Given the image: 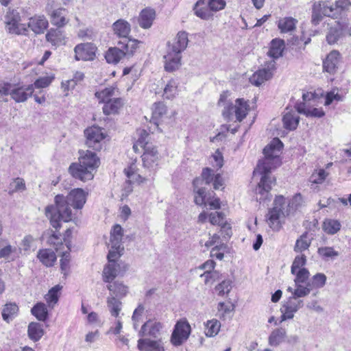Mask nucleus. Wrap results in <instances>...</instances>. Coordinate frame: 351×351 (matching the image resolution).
I'll return each mask as SVG.
<instances>
[{"label":"nucleus","mask_w":351,"mask_h":351,"mask_svg":"<svg viewBox=\"0 0 351 351\" xmlns=\"http://www.w3.org/2000/svg\"><path fill=\"white\" fill-rule=\"evenodd\" d=\"M206 337H212L216 336L220 330L221 323L216 319L208 320L205 324Z\"/></svg>","instance_id":"obj_46"},{"label":"nucleus","mask_w":351,"mask_h":351,"mask_svg":"<svg viewBox=\"0 0 351 351\" xmlns=\"http://www.w3.org/2000/svg\"><path fill=\"white\" fill-rule=\"evenodd\" d=\"M55 1L49 0L46 5V12L50 16L51 23L58 27H62L66 25L69 20L65 16L66 10L62 8L54 9Z\"/></svg>","instance_id":"obj_10"},{"label":"nucleus","mask_w":351,"mask_h":351,"mask_svg":"<svg viewBox=\"0 0 351 351\" xmlns=\"http://www.w3.org/2000/svg\"><path fill=\"white\" fill-rule=\"evenodd\" d=\"M123 229L119 224L114 226L110 233L111 247L115 250L124 249L122 244Z\"/></svg>","instance_id":"obj_25"},{"label":"nucleus","mask_w":351,"mask_h":351,"mask_svg":"<svg viewBox=\"0 0 351 351\" xmlns=\"http://www.w3.org/2000/svg\"><path fill=\"white\" fill-rule=\"evenodd\" d=\"M299 116L292 111L285 112L282 117L284 128L289 130H295L299 124Z\"/></svg>","instance_id":"obj_30"},{"label":"nucleus","mask_w":351,"mask_h":351,"mask_svg":"<svg viewBox=\"0 0 351 351\" xmlns=\"http://www.w3.org/2000/svg\"><path fill=\"white\" fill-rule=\"evenodd\" d=\"M191 332V328L186 319H180L176 324L171 336V343L174 346H180L186 342Z\"/></svg>","instance_id":"obj_7"},{"label":"nucleus","mask_w":351,"mask_h":351,"mask_svg":"<svg viewBox=\"0 0 351 351\" xmlns=\"http://www.w3.org/2000/svg\"><path fill=\"white\" fill-rule=\"evenodd\" d=\"M86 193L80 188L73 189L65 197L58 195L55 197V206H48L45 209L46 216L50 219L51 225L56 230L60 227L61 221L68 222L72 220V206L81 209L86 202Z\"/></svg>","instance_id":"obj_1"},{"label":"nucleus","mask_w":351,"mask_h":351,"mask_svg":"<svg viewBox=\"0 0 351 351\" xmlns=\"http://www.w3.org/2000/svg\"><path fill=\"white\" fill-rule=\"evenodd\" d=\"M296 288L293 292L292 297H295L298 299L308 295L312 290L310 282H308L306 286H303L302 284L295 285Z\"/></svg>","instance_id":"obj_53"},{"label":"nucleus","mask_w":351,"mask_h":351,"mask_svg":"<svg viewBox=\"0 0 351 351\" xmlns=\"http://www.w3.org/2000/svg\"><path fill=\"white\" fill-rule=\"evenodd\" d=\"M162 328V324L160 322L154 319H149L142 325L138 331V336L141 338L157 339L160 335Z\"/></svg>","instance_id":"obj_16"},{"label":"nucleus","mask_w":351,"mask_h":351,"mask_svg":"<svg viewBox=\"0 0 351 351\" xmlns=\"http://www.w3.org/2000/svg\"><path fill=\"white\" fill-rule=\"evenodd\" d=\"M232 282L230 280H223L215 287V290L219 295L223 296L228 294L231 288Z\"/></svg>","instance_id":"obj_62"},{"label":"nucleus","mask_w":351,"mask_h":351,"mask_svg":"<svg viewBox=\"0 0 351 351\" xmlns=\"http://www.w3.org/2000/svg\"><path fill=\"white\" fill-rule=\"evenodd\" d=\"M188 34L186 32H179L172 43H167V49L171 51L182 53L188 45Z\"/></svg>","instance_id":"obj_18"},{"label":"nucleus","mask_w":351,"mask_h":351,"mask_svg":"<svg viewBox=\"0 0 351 351\" xmlns=\"http://www.w3.org/2000/svg\"><path fill=\"white\" fill-rule=\"evenodd\" d=\"M306 261V256L304 254L297 256L291 265V271L292 274H296V270L302 269L301 267L305 265Z\"/></svg>","instance_id":"obj_63"},{"label":"nucleus","mask_w":351,"mask_h":351,"mask_svg":"<svg viewBox=\"0 0 351 351\" xmlns=\"http://www.w3.org/2000/svg\"><path fill=\"white\" fill-rule=\"evenodd\" d=\"M286 200L282 195L277 196L274 202V207L269 210L267 223L269 227L276 231L281 228L280 220L289 215V211L285 209Z\"/></svg>","instance_id":"obj_4"},{"label":"nucleus","mask_w":351,"mask_h":351,"mask_svg":"<svg viewBox=\"0 0 351 351\" xmlns=\"http://www.w3.org/2000/svg\"><path fill=\"white\" fill-rule=\"evenodd\" d=\"M139 42L135 39L125 38L118 42V45L123 51L125 56H132L138 47Z\"/></svg>","instance_id":"obj_27"},{"label":"nucleus","mask_w":351,"mask_h":351,"mask_svg":"<svg viewBox=\"0 0 351 351\" xmlns=\"http://www.w3.org/2000/svg\"><path fill=\"white\" fill-rule=\"evenodd\" d=\"M328 173L326 171L322 169H319L317 173H314L311 176L310 180L312 183L315 184H321L322 183L325 179L326 178Z\"/></svg>","instance_id":"obj_64"},{"label":"nucleus","mask_w":351,"mask_h":351,"mask_svg":"<svg viewBox=\"0 0 351 351\" xmlns=\"http://www.w3.org/2000/svg\"><path fill=\"white\" fill-rule=\"evenodd\" d=\"M324 16L337 18V8L328 1H318L312 5L311 23L317 25Z\"/></svg>","instance_id":"obj_5"},{"label":"nucleus","mask_w":351,"mask_h":351,"mask_svg":"<svg viewBox=\"0 0 351 351\" xmlns=\"http://www.w3.org/2000/svg\"><path fill=\"white\" fill-rule=\"evenodd\" d=\"M226 249V245L223 243L215 245L210 251V256L215 258L218 260H222L224 256V251Z\"/></svg>","instance_id":"obj_59"},{"label":"nucleus","mask_w":351,"mask_h":351,"mask_svg":"<svg viewBox=\"0 0 351 351\" xmlns=\"http://www.w3.org/2000/svg\"><path fill=\"white\" fill-rule=\"evenodd\" d=\"M79 163H72L69 171L72 176L83 182L90 180L94 176L93 171L99 165V159L89 150L80 152Z\"/></svg>","instance_id":"obj_3"},{"label":"nucleus","mask_w":351,"mask_h":351,"mask_svg":"<svg viewBox=\"0 0 351 351\" xmlns=\"http://www.w3.org/2000/svg\"><path fill=\"white\" fill-rule=\"evenodd\" d=\"M181 58L180 53L167 49V53L164 56L165 71L173 72L178 69L181 65Z\"/></svg>","instance_id":"obj_19"},{"label":"nucleus","mask_w":351,"mask_h":351,"mask_svg":"<svg viewBox=\"0 0 351 351\" xmlns=\"http://www.w3.org/2000/svg\"><path fill=\"white\" fill-rule=\"evenodd\" d=\"M107 307L112 316L117 318L122 309V303L119 298L114 295H110L107 298Z\"/></svg>","instance_id":"obj_33"},{"label":"nucleus","mask_w":351,"mask_h":351,"mask_svg":"<svg viewBox=\"0 0 351 351\" xmlns=\"http://www.w3.org/2000/svg\"><path fill=\"white\" fill-rule=\"evenodd\" d=\"M121 265L116 261H110L103 271V280L106 282H112L121 272Z\"/></svg>","instance_id":"obj_23"},{"label":"nucleus","mask_w":351,"mask_h":351,"mask_svg":"<svg viewBox=\"0 0 351 351\" xmlns=\"http://www.w3.org/2000/svg\"><path fill=\"white\" fill-rule=\"evenodd\" d=\"M62 287L58 285L52 287L45 295V300L48 303L49 306L53 308L54 305L58 302L59 295L58 293L62 289Z\"/></svg>","instance_id":"obj_50"},{"label":"nucleus","mask_w":351,"mask_h":351,"mask_svg":"<svg viewBox=\"0 0 351 351\" xmlns=\"http://www.w3.org/2000/svg\"><path fill=\"white\" fill-rule=\"evenodd\" d=\"M275 69L276 62L274 60H271L265 65L264 68L255 72L250 77V82L256 86L261 85L263 82L271 78Z\"/></svg>","instance_id":"obj_11"},{"label":"nucleus","mask_w":351,"mask_h":351,"mask_svg":"<svg viewBox=\"0 0 351 351\" xmlns=\"http://www.w3.org/2000/svg\"><path fill=\"white\" fill-rule=\"evenodd\" d=\"M38 259L47 267L53 265L56 261V255L53 251L49 249L40 250L37 255Z\"/></svg>","instance_id":"obj_31"},{"label":"nucleus","mask_w":351,"mask_h":351,"mask_svg":"<svg viewBox=\"0 0 351 351\" xmlns=\"http://www.w3.org/2000/svg\"><path fill=\"white\" fill-rule=\"evenodd\" d=\"M70 253L69 252H63L60 259V269L64 277L66 278L70 271Z\"/></svg>","instance_id":"obj_57"},{"label":"nucleus","mask_w":351,"mask_h":351,"mask_svg":"<svg viewBox=\"0 0 351 351\" xmlns=\"http://www.w3.org/2000/svg\"><path fill=\"white\" fill-rule=\"evenodd\" d=\"M9 194H13L18 191H23L25 190V184L23 179L17 178L14 179L9 185Z\"/></svg>","instance_id":"obj_55"},{"label":"nucleus","mask_w":351,"mask_h":351,"mask_svg":"<svg viewBox=\"0 0 351 351\" xmlns=\"http://www.w3.org/2000/svg\"><path fill=\"white\" fill-rule=\"evenodd\" d=\"M137 348L139 351H165L162 341L160 339L140 338L137 341Z\"/></svg>","instance_id":"obj_17"},{"label":"nucleus","mask_w":351,"mask_h":351,"mask_svg":"<svg viewBox=\"0 0 351 351\" xmlns=\"http://www.w3.org/2000/svg\"><path fill=\"white\" fill-rule=\"evenodd\" d=\"M204 5V0H198L194 6V12L197 16L204 20H208L212 16L210 8Z\"/></svg>","instance_id":"obj_40"},{"label":"nucleus","mask_w":351,"mask_h":351,"mask_svg":"<svg viewBox=\"0 0 351 351\" xmlns=\"http://www.w3.org/2000/svg\"><path fill=\"white\" fill-rule=\"evenodd\" d=\"M86 145L95 151H100L102 148V144L106 134L103 132V129L93 126L88 128L84 130Z\"/></svg>","instance_id":"obj_9"},{"label":"nucleus","mask_w":351,"mask_h":351,"mask_svg":"<svg viewBox=\"0 0 351 351\" xmlns=\"http://www.w3.org/2000/svg\"><path fill=\"white\" fill-rule=\"evenodd\" d=\"M137 168L135 162H132L128 168L124 169L128 182L130 183H141L143 182V179L141 175L136 172Z\"/></svg>","instance_id":"obj_42"},{"label":"nucleus","mask_w":351,"mask_h":351,"mask_svg":"<svg viewBox=\"0 0 351 351\" xmlns=\"http://www.w3.org/2000/svg\"><path fill=\"white\" fill-rule=\"evenodd\" d=\"M19 307L15 303L6 304L2 310L3 319L7 323H10L17 314Z\"/></svg>","instance_id":"obj_38"},{"label":"nucleus","mask_w":351,"mask_h":351,"mask_svg":"<svg viewBox=\"0 0 351 351\" xmlns=\"http://www.w3.org/2000/svg\"><path fill=\"white\" fill-rule=\"evenodd\" d=\"M84 77V75L82 72L77 71L72 79L62 82V86L64 90L74 88L78 82L83 80Z\"/></svg>","instance_id":"obj_52"},{"label":"nucleus","mask_w":351,"mask_h":351,"mask_svg":"<svg viewBox=\"0 0 351 351\" xmlns=\"http://www.w3.org/2000/svg\"><path fill=\"white\" fill-rule=\"evenodd\" d=\"M10 245L5 244V241L0 240V258L8 259L12 252L15 251Z\"/></svg>","instance_id":"obj_58"},{"label":"nucleus","mask_w":351,"mask_h":351,"mask_svg":"<svg viewBox=\"0 0 351 351\" xmlns=\"http://www.w3.org/2000/svg\"><path fill=\"white\" fill-rule=\"evenodd\" d=\"M285 47V41L282 39L275 38L271 41L270 48L267 54L274 59H277L282 56Z\"/></svg>","instance_id":"obj_28"},{"label":"nucleus","mask_w":351,"mask_h":351,"mask_svg":"<svg viewBox=\"0 0 351 351\" xmlns=\"http://www.w3.org/2000/svg\"><path fill=\"white\" fill-rule=\"evenodd\" d=\"M125 56L123 51L119 47L110 48L105 55V58L108 63L117 64Z\"/></svg>","instance_id":"obj_35"},{"label":"nucleus","mask_w":351,"mask_h":351,"mask_svg":"<svg viewBox=\"0 0 351 351\" xmlns=\"http://www.w3.org/2000/svg\"><path fill=\"white\" fill-rule=\"evenodd\" d=\"M107 288L111 293L110 295H114L115 298L119 299L125 296L128 293V287L119 281L109 284Z\"/></svg>","instance_id":"obj_34"},{"label":"nucleus","mask_w":351,"mask_h":351,"mask_svg":"<svg viewBox=\"0 0 351 351\" xmlns=\"http://www.w3.org/2000/svg\"><path fill=\"white\" fill-rule=\"evenodd\" d=\"M45 37L46 40L53 45H60L64 38L63 34L60 30L53 28L49 30Z\"/></svg>","instance_id":"obj_49"},{"label":"nucleus","mask_w":351,"mask_h":351,"mask_svg":"<svg viewBox=\"0 0 351 351\" xmlns=\"http://www.w3.org/2000/svg\"><path fill=\"white\" fill-rule=\"evenodd\" d=\"M31 313L40 322H45L48 318V310L45 304L38 302L31 309Z\"/></svg>","instance_id":"obj_37"},{"label":"nucleus","mask_w":351,"mask_h":351,"mask_svg":"<svg viewBox=\"0 0 351 351\" xmlns=\"http://www.w3.org/2000/svg\"><path fill=\"white\" fill-rule=\"evenodd\" d=\"M201 182L202 180L199 178H195L193 182V191L195 193L194 201L197 205L205 204L206 190L204 188L199 186V184Z\"/></svg>","instance_id":"obj_36"},{"label":"nucleus","mask_w":351,"mask_h":351,"mask_svg":"<svg viewBox=\"0 0 351 351\" xmlns=\"http://www.w3.org/2000/svg\"><path fill=\"white\" fill-rule=\"evenodd\" d=\"M167 113V106L162 102L155 103L152 108V121L157 126L158 125V120L161 119Z\"/></svg>","instance_id":"obj_41"},{"label":"nucleus","mask_w":351,"mask_h":351,"mask_svg":"<svg viewBox=\"0 0 351 351\" xmlns=\"http://www.w3.org/2000/svg\"><path fill=\"white\" fill-rule=\"evenodd\" d=\"M304 203L303 197L301 194L298 193L293 197L289 202L288 204H285V209L289 211V215L300 208Z\"/></svg>","instance_id":"obj_51"},{"label":"nucleus","mask_w":351,"mask_h":351,"mask_svg":"<svg viewBox=\"0 0 351 351\" xmlns=\"http://www.w3.org/2000/svg\"><path fill=\"white\" fill-rule=\"evenodd\" d=\"M123 101L121 98L114 97L106 102L103 107V112L105 114L109 115L118 113L123 107Z\"/></svg>","instance_id":"obj_29"},{"label":"nucleus","mask_w":351,"mask_h":351,"mask_svg":"<svg viewBox=\"0 0 351 351\" xmlns=\"http://www.w3.org/2000/svg\"><path fill=\"white\" fill-rule=\"evenodd\" d=\"M282 143L279 138H274L271 143L263 149L265 158L259 160L254 170V176H261L257 191L268 197V193L275 184L276 179L270 175L271 170L281 164L279 155L282 147Z\"/></svg>","instance_id":"obj_2"},{"label":"nucleus","mask_w":351,"mask_h":351,"mask_svg":"<svg viewBox=\"0 0 351 351\" xmlns=\"http://www.w3.org/2000/svg\"><path fill=\"white\" fill-rule=\"evenodd\" d=\"M215 174L213 172V170L210 168L206 167L203 169L202 173V178H199L202 182L199 184V185H202V183L204 182L206 184H210L211 182H213Z\"/></svg>","instance_id":"obj_61"},{"label":"nucleus","mask_w":351,"mask_h":351,"mask_svg":"<svg viewBox=\"0 0 351 351\" xmlns=\"http://www.w3.org/2000/svg\"><path fill=\"white\" fill-rule=\"evenodd\" d=\"M115 88L112 86L107 87L101 90L97 91L95 94L99 103L105 104L110 99H113L112 97L115 95Z\"/></svg>","instance_id":"obj_47"},{"label":"nucleus","mask_w":351,"mask_h":351,"mask_svg":"<svg viewBox=\"0 0 351 351\" xmlns=\"http://www.w3.org/2000/svg\"><path fill=\"white\" fill-rule=\"evenodd\" d=\"M142 160L144 168L148 169L150 173H154L158 168L160 160L159 154L154 147H145L143 149Z\"/></svg>","instance_id":"obj_12"},{"label":"nucleus","mask_w":351,"mask_h":351,"mask_svg":"<svg viewBox=\"0 0 351 351\" xmlns=\"http://www.w3.org/2000/svg\"><path fill=\"white\" fill-rule=\"evenodd\" d=\"M250 106L248 102L244 99H237L235 104H230L224 107L223 116L227 119H231V117L234 114L237 121H242L247 114Z\"/></svg>","instance_id":"obj_6"},{"label":"nucleus","mask_w":351,"mask_h":351,"mask_svg":"<svg viewBox=\"0 0 351 351\" xmlns=\"http://www.w3.org/2000/svg\"><path fill=\"white\" fill-rule=\"evenodd\" d=\"M317 254L324 261L334 260L339 256V252L336 251L332 247H320L317 249Z\"/></svg>","instance_id":"obj_43"},{"label":"nucleus","mask_w":351,"mask_h":351,"mask_svg":"<svg viewBox=\"0 0 351 351\" xmlns=\"http://www.w3.org/2000/svg\"><path fill=\"white\" fill-rule=\"evenodd\" d=\"M19 12L16 10L9 9L5 16V23L9 33L26 35L28 29L25 25L21 24Z\"/></svg>","instance_id":"obj_8"},{"label":"nucleus","mask_w":351,"mask_h":351,"mask_svg":"<svg viewBox=\"0 0 351 351\" xmlns=\"http://www.w3.org/2000/svg\"><path fill=\"white\" fill-rule=\"evenodd\" d=\"M295 278L294 280L295 284H302L306 282V281L308 279L310 273L306 268H302L298 270H296Z\"/></svg>","instance_id":"obj_60"},{"label":"nucleus","mask_w":351,"mask_h":351,"mask_svg":"<svg viewBox=\"0 0 351 351\" xmlns=\"http://www.w3.org/2000/svg\"><path fill=\"white\" fill-rule=\"evenodd\" d=\"M326 276L324 274L317 273L314 275L311 278V282H310L312 289L322 288L326 285Z\"/></svg>","instance_id":"obj_56"},{"label":"nucleus","mask_w":351,"mask_h":351,"mask_svg":"<svg viewBox=\"0 0 351 351\" xmlns=\"http://www.w3.org/2000/svg\"><path fill=\"white\" fill-rule=\"evenodd\" d=\"M44 333L45 331L41 324L34 322L29 324L27 327V335L34 342L39 341L44 335Z\"/></svg>","instance_id":"obj_26"},{"label":"nucleus","mask_w":351,"mask_h":351,"mask_svg":"<svg viewBox=\"0 0 351 351\" xmlns=\"http://www.w3.org/2000/svg\"><path fill=\"white\" fill-rule=\"evenodd\" d=\"M298 21L293 17H285L279 20L278 27L282 33L290 32L295 29Z\"/></svg>","instance_id":"obj_39"},{"label":"nucleus","mask_w":351,"mask_h":351,"mask_svg":"<svg viewBox=\"0 0 351 351\" xmlns=\"http://www.w3.org/2000/svg\"><path fill=\"white\" fill-rule=\"evenodd\" d=\"M287 335L286 330L283 328H278L274 330L268 338V343L271 346H279L285 339Z\"/></svg>","instance_id":"obj_32"},{"label":"nucleus","mask_w":351,"mask_h":351,"mask_svg":"<svg viewBox=\"0 0 351 351\" xmlns=\"http://www.w3.org/2000/svg\"><path fill=\"white\" fill-rule=\"evenodd\" d=\"M97 49L92 43L78 44L74 48L75 58L76 60H93L95 58Z\"/></svg>","instance_id":"obj_13"},{"label":"nucleus","mask_w":351,"mask_h":351,"mask_svg":"<svg viewBox=\"0 0 351 351\" xmlns=\"http://www.w3.org/2000/svg\"><path fill=\"white\" fill-rule=\"evenodd\" d=\"M156 18V12L154 9L147 7L143 9L138 17V23L143 29H149L153 24Z\"/></svg>","instance_id":"obj_21"},{"label":"nucleus","mask_w":351,"mask_h":351,"mask_svg":"<svg viewBox=\"0 0 351 351\" xmlns=\"http://www.w3.org/2000/svg\"><path fill=\"white\" fill-rule=\"evenodd\" d=\"M48 25V21L45 16H34L29 19L27 28L31 29L36 34H40L44 33Z\"/></svg>","instance_id":"obj_20"},{"label":"nucleus","mask_w":351,"mask_h":351,"mask_svg":"<svg viewBox=\"0 0 351 351\" xmlns=\"http://www.w3.org/2000/svg\"><path fill=\"white\" fill-rule=\"evenodd\" d=\"M112 28L114 34L124 40L128 38L131 32L130 24L124 19H119L113 23Z\"/></svg>","instance_id":"obj_24"},{"label":"nucleus","mask_w":351,"mask_h":351,"mask_svg":"<svg viewBox=\"0 0 351 351\" xmlns=\"http://www.w3.org/2000/svg\"><path fill=\"white\" fill-rule=\"evenodd\" d=\"M303 305V300L297 299L295 297H289L281 308V312L282 313L281 322L292 319L294 317V314L301 308Z\"/></svg>","instance_id":"obj_15"},{"label":"nucleus","mask_w":351,"mask_h":351,"mask_svg":"<svg viewBox=\"0 0 351 351\" xmlns=\"http://www.w3.org/2000/svg\"><path fill=\"white\" fill-rule=\"evenodd\" d=\"M34 91V85L27 86L12 84L11 99L16 103H23L32 96Z\"/></svg>","instance_id":"obj_14"},{"label":"nucleus","mask_w":351,"mask_h":351,"mask_svg":"<svg viewBox=\"0 0 351 351\" xmlns=\"http://www.w3.org/2000/svg\"><path fill=\"white\" fill-rule=\"evenodd\" d=\"M341 224L339 221L332 219H326L322 225V228L328 234H335L341 229Z\"/></svg>","instance_id":"obj_44"},{"label":"nucleus","mask_w":351,"mask_h":351,"mask_svg":"<svg viewBox=\"0 0 351 351\" xmlns=\"http://www.w3.org/2000/svg\"><path fill=\"white\" fill-rule=\"evenodd\" d=\"M311 245V240L308 239L307 234H303L296 241L294 250L297 252H301L305 250H307Z\"/></svg>","instance_id":"obj_54"},{"label":"nucleus","mask_w":351,"mask_h":351,"mask_svg":"<svg viewBox=\"0 0 351 351\" xmlns=\"http://www.w3.org/2000/svg\"><path fill=\"white\" fill-rule=\"evenodd\" d=\"M343 36V29L340 25L330 28L327 35L326 40L328 44L332 45L336 43Z\"/></svg>","instance_id":"obj_45"},{"label":"nucleus","mask_w":351,"mask_h":351,"mask_svg":"<svg viewBox=\"0 0 351 351\" xmlns=\"http://www.w3.org/2000/svg\"><path fill=\"white\" fill-rule=\"evenodd\" d=\"M178 82L176 80H170L164 88V98L171 99L175 97V96L178 94Z\"/></svg>","instance_id":"obj_48"},{"label":"nucleus","mask_w":351,"mask_h":351,"mask_svg":"<svg viewBox=\"0 0 351 351\" xmlns=\"http://www.w3.org/2000/svg\"><path fill=\"white\" fill-rule=\"evenodd\" d=\"M341 58L340 53L337 50L330 51L323 62V69L329 73H334L338 67Z\"/></svg>","instance_id":"obj_22"}]
</instances>
